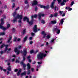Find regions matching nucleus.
<instances>
[{
    "mask_svg": "<svg viewBox=\"0 0 78 78\" xmlns=\"http://www.w3.org/2000/svg\"><path fill=\"white\" fill-rule=\"evenodd\" d=\"M13 16L15 17V19L13 20V22L14 23L15 22H16L17 21V19H19L20 20L19 21V22L20 23V24L19 25L20 27H21L22 26V22H21V19H22V16L20 15H19L18 14H17L16 12H14L12 14Z\"/></svg>",
    "mask_w": 78,
    "mask_h": 78,
    "instance_id": "f257e3e1",
    "label": "nucleus"
},
{
    "mask_svg": "<svg viewBox=\"0 0 78 78\" xmlns=\"http://www.w3.org/2000/svg\"><path fill=\"white\" fill-rule=\"evenodd\" d=\"M37 16V14H35L34 16H31V20L30 21H29V18H28L27 17H24L23 18V21H25L26 20H27V22L29 24V25H32L33 23V18H36Z\"/></svg>",
    "mask_w": 78,
    "mask_h": 78,
    "instance_id": "f03ea898",
    "label": "nucleus"
},
{
    "mask_svg": "<svg viewBox=\"0 0 78 78\" xmlns=\"http://www.w3.org/2000/svg\"><path fill=\"white\" fill-rule=\"evenodd\" d=\"M1 23L0 24V29H2L3 30H6L7 29L9 28V27H10V24H8L6 28L4 27L3 26V24L4 23V21L3 20V19H2L1 20Z\"/></svg>",
    "mask_w": 78,
    "mask_h": 78,
    "instance_id": "7ed1b4c3",
    "label": "nucleus"
},
{
    "mask_svg": "<svg viewBox=\"0 0 78 78\" xmlns=\"http://www.w3.org/2000/svg\"><path fill=\"white\" fill-rule=\"evenodd\" d=\"M47 55L46 54H44V53H42L40 52L37 55V59H42L43 58V57H45Z\"/></svg>",
    "mask_w": 78,
    "mask_h": 78,
    "instance_id": "20e7f679",
    "label": "nucleus"
},
{
    "mask_svg": "<svg viewBox=\"0 0 78 78\" xmlns=\"http://www.w3.org/2000/svg\"><path fill=\"white\" fill-rule=\"evenodd\" d=\"M41 34H43L44 35V38H45V39H50V35H48L46 36L47 34L44 32V31H43L41 32Z\"/></svg>",
    "mask_w": 78,
    "mask_h": 78,
    "instance_id": "39448f33",
    "label": "nucleus"
},
{
    "mask_svg": "<svg viewBox=\"0 0 78 78\" xmlns=\"http://www.w3.org/2000/svg\"><path fill=\"white\" fill-rule=\"evenodd\" d=\"M20 52L21 53H23V60L24 61L25 59V56H26V55H27V49H24L23 52L22 51H21Z\"/></svg>",
    "mask_w": 78,
    "mask_h": 78,
    "instance_id": "423d86ee",
    "label": "nucleus"
},
{
    "mask_svg": "<svg viewBox=\"0 0 78 78\" xmlns=\"http://www.w3.org/2000/svg\"><path fill=\"white\" fill-rule=\"evenodd\" d=\"M53 31H55L57 34H59V27L57 26H55V28L53 29Z\"/></svg>",
    "mask_w": 78,
    "mask_h": 78,
    "instance_id": "0eeeda50",
    "label": "nucleus"
},
{
    "mask_svg": "<svg viewBox=\"0 0 78 78\" xmlns=\"http://www.w3.org/2000/svg\"><path fill=\"white\" fill-rule=\"evenodd\" d=\"M5 48V52H6L7 53H8L9 52V51H10L11 50V48H9V49H8V45H6Z\"/></svg>",
    "mask_w": 78,
    "mask_h": 78,
    "instance_id": "6e6552de",
    "label": "nucleus"
},
{
    "mask_svg": "<svg viewBox=\"0 0 78 78\" xmlns=\"http://www.w3.org/2000/svg\"><path fill=\"white\" fill-rule=\"evenodd\" d=\"M27 70H28V72L27 73L28 75H29L30 74V70H29L31 68V66H30V65L29 63H28L27 65Z\"/></svg>",
    "mask_w": 78,
    "mask_h": 78,
    "instance_id": "1a4fd4ad",
    "label": "nucleus"
},
{
    "mask_svg": "<svg viewBox=\"0 0 78 78\" xmlns=\"http://www.w3.org/2000/svg\"><path fill=\"white\" fill-rule=\"evenodd\" d=\"M11 39H12V36H10L9 37V38L7 41L8 43H9V44H11L12 43V41H11Z\"/></svg>",
    "mask_w": 78,
    "mask_h": 78,
    "instance_id": "9d476101",
    "label": "nucleus"
},
{
    "mask_svg": "<svg viewBox=\"0 0 78 78\" xmlns=\"http://www.w3.org/2000/svg\"><path fill=\"white\" fill-rule=\"evenodd\" d=\"M33 30L34 33H36L37 32V26L35 25L33 28Z\"/></svg>",
    "mask_w": 78,
    "mask_h": 78,
    "instance_id": "9b49d317",
    "label": "nucleus"
},
{
    "mask_svg": "<svg viewBox=\"0 0 78 78\" xmlns=\"http://www.w3.org/2000/svg\"><path fill=\"white\" fill-rule=\"evenodd\" d=\"M14 51L15 53H16V52H17V55H19L20 53V51L18 50V49H17V48H15Z\"/></svg>",
    "mask_w": 78,
    "mask_h": 78,
    "instance_id": "f8f14e48",
    "label": "nucleus"
},
{
    "mask_svg": "<svg viewBox=\"0 0 78 78\" xmlns=\"http://www.w3.org/2000/svg\"><path fill=\"white\" fill-rule=\"evenodd\" d=\"M38 16L39 17L38 19L39 20H40L41 19V16H42V17H44V14L42 13H39L38 14Z\"/></svg>",
    "mask_w": 78,
    "mask_h": 78,
    "instance_id": "ddd939ff",
    "label": "nucleus"
},
{
    "mask_svg": "<svg viewBox=\"0 0 78 78\" xmlns=\"http://www.w3.org/2000/svg\"><path fill=\"white\" fill-rule=\"evenodd\" d=\"M20 64L23 65V67L24 68V69L25 70V67H26V65L25 63H23V61H21L20 62Z\"/></svg>",
    "mask_w": 78,
    "mask_h": 78,
    "instance_id": "4468645a",
    "label": "nucleus"
},
{
    "mask_svg": "<svg viewBox=\"0 0 78 78\" xmlns=\"http://www.w3.org/2000/svg\"><path fill=\"white\" fill-rule=\"evenodd\" d=\"M41 8H44V9H48L49 8V6L48 5H47L46 6H45L44 5H41Z\"/></svg>",
    "mask_w": 78,
    "mask_h": 78,
    "instance_id": "2eb2a0df",
    "label": "nucleus"
},
{
    "mask_svg": "<svg viewBox=\"0 0 78 78\" xmlns=\"http://www.w3.org/2000/svg\"><path fill=\"white\" fill-rule=\"evenodd\" d=\"M39 51L38 50H37L36 51H34V50H31L30 51V53L31 54L32 53H37Z\"/></svg>",
    "mask_w": 78,
    "mask_h": 78,
    "instance_id": "dca6fc26",
    "label": "nucleus"
},
{
    "mask_svg": "<svg viewBox=\"0 0 78 78\" xmlns=\"http://www.w3.org/2000/svg\"><path fill=\"white\" fill-rule=\"evenodd\" d=\"M37 4V2L36 0L33 1V3L32 4V6H34V5H36Z\"/></svg>",
    "mask_w": 78,
    "mask_h": 78,
    "instance_id": "f3484780",
    "label": "nucleus"
},
{
    "mask_svg": "<svg viewBox=\"0 0 78 78\" xmlns=\"http://www.w3.org/2000/svg\"><path fill=\"white\" fill-rule=\"evenodd\" d=\"M55 1H56V0H54V1L51 3V7L52 8H54V5L55 4Z\"/></svg>",
    "mask_w": 78,
    "mask_h": 78,
    "instance_id": "a211bd4d",
    "label": "nucleus"
},
{
    "mask_svg": "<svg viewBox=\"0 0 78 78\" xmlns=\"http://www.w3.org/2000/svg\"><path fill=\"white\" fill-rule=\"evenodd\" d=\"M50 24H55L56 23V21H51L50 23Z\"/></svg>",
    "mask_w": 78,
    "mask_h": 78,
    "instance_id": "6ab92c4d",
    "label": "nucleus"
},
{
    "mask_svg": "<svg viewBox=\"0 0 78 78\" xmlns=\"http://www.w3.org/2000/svg\"><path fill=\"white\" fill-rule=\"evenodd\" d=\"M26 72L24 71V72L22 73L21 74V76H23V75H26Z\"/></svg>",
    "mask_w": 78,
    "mask_h": 78,
    "instance_id": "aec40b11",
    "label": "nucleus"
},
{
    "mask_svg": "<svg viewBox=\"0 0 78 78\" xmlns=\"http://www.w3.org/2000/svg\"><path fill=\"white\" fill-rule=\"evenodd\" d=\"M27 38H28V37H26L23 40V42H25L27 40Z\"/></svg>",
    "mask_w": 78,
    "mask_h": 78,
    "instance_id": "412c9836",
    "label": "nucleus"
},
{
    "mask_svg": "<svg viewBox=\"0 0 78 78\" xmlns=\"http://www.w3.org/2000/svg\"><path fill=\"white\" fill-rule=\"evenodd\" d=\"M63 23H64V20H63V19H61V21L60 22V23L62 25L63 24Z\"/></svg>",
    "mask_w": 78,
    "mask_h": 78,
    "instance_id": "4be33fe9",
    "label": "nucleus"
},
{
    "mask_svg": "<svg viewBox=\"0 0 78 78\" xmlns=\"http://www.w3.org/2000/svg\"><path fill=\"white\" fill-rule=\"evenodd\" d=\"M26 32V29H24V30H23V34H25Z\"/></svg>",
    "mask_w": 78,
    "mask_h": 78,
    "instance_id": "5701e85b",
    "label": "nucleus"
},
{
    "mask_svg": "<svg viewBox=\"0 0 78 78\" xmlns=\"http://www.w3.org/2000/svg\"><path fill=\"white\" fill-rule=\"evenodd\" d=\"M7 69L9 70V71H11V66H9L8 68H7Z\"/></svg>",
    "mask_w": 78,
    "mask_h": 78,
    "instance_id": "b1692460",
    "label": "nucleus"
},
{
    "mask_svg": "<svg viewBox=\"0 0 78 78\" xmlns=\"http://www.w3.org/2000/svg\"><path fill=\"white\" fill-rule=\"evenodd\" d=\"M0 69H1V70H3V71H4V72H6V70L5 69H3V67L0 66Z\"/></svg>",
    "mask_w": 78,
    "mask_h": 78,
    "instance_id": "393cba45",
    "label": "nucleus"
},
{
    "mask_svg": "<svg viewBox=\"0 0 78 78\" xmlns=\"http://www.w3.org/2000/svg\"><path fill=\"white\" fill-rule=\"evenodd\" d=\"M60 5L61 6H64V5H65V3L62 2L60 3Z\"/></svg>",
    "mask_w": 78,
    "mask_h": 78,
    "instance_id": "a878e982",
    "label": "nucleus"
},
{
    "mask_svg": "<svg viewBox=\"0 0 78 78\" xmlns=\"http://www.w3.org/2000/svg\"><path fill=\"white\" fill-rule=\"evenodd\" d=\"M59 13H60V15L61 16L62 15V14H63V13H64V12H63V11H59Z\"/></svg>",
    "mask_w": 78,
    "mask_h": 78,
    "instance_id": "bb28decb",
    "label": "nucleus"
},
{
    "mask_svg": "<svg viewBox=\"0 0 78 78\" xmlns=\"http://www.w3.org/2000/svg\"><path fill=\"white\" fill-rule=\"evenodd\" d=\"M54 17H57L58 16V13H56L54 15Z\"/></svg>",
    "mask_w": 78,
    "mask_h": 78,
    "instance_id": "cd10ccee",
    "label": "nucleus"
},
{
    "mask_svg": "<svg viewBox=\"0 0 78 78\" xmlns=\"http://www.w3.org/2000/svg\"><path fill=\"white\" fill-rule=\"evenodd\" d=\"M17 40V37H15L14 38L13 41L14 42H16Z\"/></svg>",
    "mask_w": 78,
    "mask_h": 78,
    "instance_id": "c85d7f7f",
    "label": "nucleus"
},
{
    "mask_svg": "<svg viewBox=\"0 0 78 78\" xmlns=\"http://www.w3.org/2000/svg\"><path fill=\"white\" fill-rule=\"evenodd\" d=\"M73 4H74V2L72 1L71 3V4H70L71 6H72L73 5Z\"/></svg>",
    "mask_w": 78,
    "mask_h": 78,
    "instance_id": "c756f323",
    "label": "nucleus"
},
{
    "mask_svg": "<svg viewBox=\"0 0 78 78\" xmlns=\"http://www.w3.org/2000/svg\"><path fill=\"white\" fill-rule=\"evenodd\" d=\"M5 45L4 44H3V45L1 46L0 47L1 48H3V47H5Z\"/></svg>",
    "mask_w": 78,
    "mask_h": 78,
    "instance_id": "7c9ffc66",
    "label": "nucleus"
},
{
    "mask_svg": "<svg viewBox=\"0 0 78 78\" xmlns=\"http://www.w3.org/2000/svg\"><path fill=\"white\" fill-rule=\"evenodd\" d=\"M41 23H43V24H44V23H45V21H44V20H42Z\"/></svg>",
    "mask_w": 78,
    "mask_h": 78,
    "instance_id": "2f4dec72",
    "label": "nucleus"
},
{
    "mask_svg": "<svg viewBox=\"0 0 78 78\" xmlns=\"http://www.w3.org/2000/svg\"><path fill=\"white\" fill-rule=\"evenodd\" d=\"M1 35H5V33L4 32H2V33H1L0 34V36Z\"/></svg>",
    "mask_w": 78,
    "mask_h": 78,
    "instance_id": "473e14b6",
    "label": "nucleus"
},
{
    "mask_svg": "<svg viewBox=\"0 0 78 78\" xmlns=\"http://www.w3.org/2000/svg\"><path fill=\"white\" fill-rule=\"evenodd\" d=\"M16 63H19V60H18L17 59H16Z\"/></svg>",
    "mask_w": 78,
    "mask_h": 78,
    "instance_id": "72a5a7b5",
    "label": "nucleus"
},
{
    "mask_svg": "<svg viewBox=\"0 0 78 78\" xmlns=\"http://www.w3.org/2000/svg\"><path fill=\"white\" fill-rule=\"evenodd\" d=\"M22 48V46H19L18 47V49H20V48Z\"/></svg>",
    "mask_w": 78,
    "mask_h": 78,
    "instance_id": "f704fd0d",
    "label": "nucleus"
},
{
    "mask_svg": "<svg viewBox=\"0 0 78 78\" xmlns=\"http://www.w3.org/2000/svg\"><path fill=\"white\" fill-rule=\"evenodd\" d=\"M15 6V4L14 3H13V5H12V8H14V7Z\"/></svg>",
    "mask_w": 78,
    "mask_h": 78,
    "instance_id": "c9c22d12",
    "label": "nucleus"
},
{
    "mask_svg": "<svg viewBox=\"0 0 78 78\" xmlns=\"http://www.w3.org/2000/svg\"><path fill=\"white\" fill-rule=\"evenodd\" d=\"M54 16V15H53L52 14H51L50 16V17H53Z\"/></svg>",
    "mask_w": 78,
    "mask_h": 78,
    "instance_id": "e433bc0d",
    "label": "nucleus"
},
{
    "mask_svg": "<svg viewBox=\"0 0 78 78\" xmlns=\"http://www.w3.org/2000/svg\"><path fill=\"white\" fill-rule=\"evenodd\" d=\"M34 34L33 33H31V35L32 36H34Z\"/></svg>",
    "mask_w": 78,
    "mask_h": 78,
    "instance_id": "4c0bfd02",
    "label": "nucleus"
},
{
    "mask_svg": "<svg viewBox=\"0 0 78 78\" xmlns=\"http://www.w3.org/2000/svg\"><path fill=\"white\" fill-rule=\"evenodd\" d=\"M62 2L64 3H66V2H67V1L66 0H63Z\"/></svg>",
    "mask_w": 78,
    "mask_h": 78,
    "instance_id": "58836bf2",
    "label": "nucleus"
},
{
    "mask_svg": "<svg viewBox=\"0 0 78 78\" xmlns=\"http://www.w3.org/2000/svg\"><path fill=\"white\" fill-rule=\"evenodd\" d=\"M17 71H18V69H16L14 70L15 72H17Z\"/></svg>",
    "mask_w": 78,
    "mask_h": 78,
    "instance_id": "ea45409f",
    "label": "nucleus"
},
{
    "mask_svg": "<svg viewBox=\"0 0 78 78\" xmlns=\"http://www.w3.org/2000/svg\"><path fill=\"white\" fill-rule=\"evenodd\" d=\"M65 15H66V13H64L62 15V17H64V16H65Z\"/></svg>",
    "mask_w": 78,
    "mask_h": 78,
    "instance_id": "a19ab883",
    "label": "nucleus"
},
{
    "mask_svg": "<svg viewBox=\"0 0 78 78\" xmlns=\"http://www.w3.org/2000/svg\"><path fill=\"white\" fill-rule=\"evenodd\" d=\"M30 55H29L27 58V59H30Z\"/></svg>",
    "mask_w": 78,
    "mask_h": 78,
    "instance_id": "79ce46f5",
    "label": "nucleus"
},
{
    "mask_svg": "<svg viewBox=\"0 0 78 78\" xmlns=\"http://www.w3.org/2000/svg\"><path fill=\"white\" fill-rule=\"evenodd\" d=\"M54 41H55V39H53L52 40H51V42H53Z\"/></svg>",
    "mask_w": 78,
    "mask_h": 78,
    "instance_id": "37998d69",
    "label": "nucleus"
},
{
    "mask_svg": "<svg viewBox=\"0 0 78 78\" xmlns=\"http://www.w3.org/2000/svg\"><path fill=\"white\" fill-rule=\"evenodd\" d=\"M33 39V37H29V39L30 41H31V39Z\"/></svg>",
    "mask_w": 78,
    "mask_h": 78,
    "instance_id": "c03bdc74",
    "label": "nucleus"
},
{
    "mask_svg": "<svg viewBox=\"0 0 78 78\" xmlns=\"http://www.w3.org/2000/svg\"><path fill=\"white\" fill-rule=\"evenodd\" d=\"M37 63L38 64H42V62H37Z\"/></svg>",
    "mask_w": 78,
    "mask_h": 78,
    "instance_id": "a18cd8bd",
    "label": "nucleus"
},
{
    "mask_svg": "<svg viewBox=\"0 0 78 78\" xmlns=\"http://www.w3.org/2000/svg\"><path fill=\"white\" fill-rule=\"evenodd\" d=\"M31 70L32 72H33L34 71V68H31Z\"/></svg>",
    "mask_w": 78,
    "mask_h": 78,
    "instance_id": "49530a36",
    "label": "nucleus"
},
{
    "mask_svg": "<svg viewBox=\"0 0 78 78\" xmlns=\"http://www.w3.org/2000/svg\"><path fill=\"white\" fill-rule=\"evenodd\" d=\"M15 60V59H14V58L12 59V62H14V61Z\"/></svg>",
    "mask_w": 78,
    "mask_h": 78,
    "instance_id": "de8ad7c7",
    "label": "nucleus"
},
{
    "mask_svg": "<svg viewBox=\"0 0 78 78\" xmlns=\"http://www.w3.org/2000/svg\"><path fill=\"white\" fill-rule=\"evenodd\" d=\"M25 4H27V3H28V1L27 0H26L25 1Z\"/></svg>",
    "mask_w": 78,
    "mask_h": 78,
    "instance_id": "09e8293b",
    "label": "nucleus"
},
{
    "mask_svg": "<svg viewBox=\"0 0 78 78\" xmlns=\"http://www.w3.org/2000/svg\"><path fill=\"white\" fill-rule=\"evenodd\" d=\"M37 7H36L35 8V11H37Z\"/></svg>",
    "mask_w": 78,
    "mask_h": 78,
    "instance_id": "8fccbe9b",
    "label": "nucleus"
},
{
    "mask_svg": "<svg viewBox=\"0 0 78 78\" xmlns=\"http://www.w3.org/2000/svg\"><path fill=\"white\" fill-rule=\"evenodd\" d=\"M30 44H33V41H31L30 42Z\"/></svg>",
    "mask_w": 78,
    "mask_h": 78,
    "instance_id": "3c124183",
    "label": "nucleus"
},
{
    "mask_svg": "<svg viewBox=\"0 0 78 78\" xmlns=\"http://www.w3.org/2000/svg\"><path fill=\"white\" fill-rule=\"evenodd\" d=\"M40 67V65H39L38 66H37V68H39V67Z\"/></svg>",
    "mask_w": 78,
    "mask_h": 78,
    "instance_id": "603ef678",
    "label": "nucleus"
},
{
    "mask_svg": "<svg viewBox=\"0 0 78 78\" xmlns=\"http://www.w3.org/2000/svg\"><path fill=\"white\" fill-rule=\"evenodd\" d=\"M71 10H72V8H70V9H69V11H71Z\"/></svg>",
    "mask_w": 78,
    "mask_h": 78,
    "instance_id": "864d4df0",
    "label": "nucleus"
},
{
    "mask_svg": "<svg viewBox=\"0 0 78 78\" xmlns=\"http://www.w3.org/2000/svg\"><path fill=\"white\" fill-rule=\"evenodd\" d=\"M20 75V73L18 72V73H17V76H19Z\"/></svg>",
    "mask_w": 78,
    "mask_h": 78,
    "instance_id": "5fc2aeb1",
    "label": "nucleus"
},
{
    "mask_svg": "<svg viewBox=\"0 0 78 78\" xmlns=\"http://www.w3.org/2000/svg\"><path fill=\"white\" fill-rule=\"evenodd\" d=\"M19 9V7H18V8H17L16 9V11H17V10H18Z\"/></svg>",
    "mask_w": 78,
    "mask_h": 78,
    "instance_id": "6e6d98bb",
    "label": "nucleus"
},
{
    "mask_svg": "<svg viewBox=\"0 0 78 78\" xmlns=\"http://www.w3.org/2000/svg\"><path fill=\"white\" fill-rule=\"evenodd\" d=\"M20 41V38H18L17 40V41Z\"/></svg>",
    "mask_w": 78,
    "mask_h": 78,
    "instance_id": "4d7b16f0",
    "label": "nucleus"
},
{
    "mask_svg": "<svg viewBox=\"0 0 78 78\" xmlns=\"http://www.w3.org/2000/svg\"><path fill=\"white\" fill-rule=\"evenodd\" d=\"M22 71V70L21 69H20L18 71V72H19V73L21 72V71Z\"/></svg>",
    "mask_w": 78,
    "mask_h": 78,
    "instance_id": "13d9d810",
    "label": "nucleus"
},
{
    "mask_svg": "<svg viewBox=\"0 0 78 78\" xmlns=\"http://www.w3.org/2000/svg\"><path fill=\"white\" fill-rule=\"evenodd\" d=\"M44 44H41V47H43V46H44Z\"/></svg>",
    "mask_w": 78,
    "mask_h": 78,
    "instance_id": "bf43d9fd",
    "label": "nucleus"
},
{
    "mask_svg": "<svg viewBox=\"0 0 78 78\" xmlns=\"http://www.w3.org/2000/svg\"><path fill=\"white\" fill-rule=\"evenodd\" d=\"M1 54V55H2V54L3 53V52L2 51H1L0 52Z\"/></svg>",
    "mask_w": 78,
    "mask_h": 78,
    "instance_id": "052dcab7",
    "label": "nucleus"
},
{
    "mask_svg": "<svg viewBox=\"0 0 78 78\" xmlns=\"http://www.w3.org/2000/svg\"><path fill=\"white\" fill-rule=\"evenodd\" d=\"M28 61L29 62H31V60L29 59Z\"/></svg>",
    "mask_w": 78,
    "mask_h": 78,
    "instance_id": "680f3d73",
    "label": "nucleus"
},
{
    "mask_svg": "<svg viewBox=\"0 0 78 78\" xmlns=\"http://www.w3.org/2000/svg\"><path fill=\"white\" fill-rule=\"evenodd\" d=\"M61 2H62L61 0H59V3H60Z\"/></svg>",
    "mask_w": 78,
    "mask_h": 78,
    "instance_id": "e2e57ef3",
    "label": "nucleus"
},
{
    "mask_svg": "<svg viewBox=\"0 0 78 78\" xmlns=\"http://www.w3.org/2000/svg\"><path fill=\"white\" fill-rule=\"evenodd\" d=\"M7 75H8L9 73V71H7Z\"/></svg>",
    "mask_w": 78,
    "mask_h": 78,
    "instance_id": "0e129e2a",
    "label": "nucleus"
},
{
    "mask_svg": "<svg viewBox=\"0 0 78 78\" xmlns=\"http://www.w3.org/2000/svg\"><path fill=\"white\" fill-rule=\"evenodd\" d=\"M48 42H47L46 43V45H48Z\"/></svg>",
    "mask_w": 78,
    "mask_h": 78,
    "instance_id": "69168bd1",
    "label": "nucleus"
},
{
    "mask_svg": "<svg viewBox=\"0 0 78 78\" xmlns=\"http://www.w3.org/2000/svg\"><path fill=\"white\" fill-rule=\"evenodd\" d=\"M12 57H13V58H16V55H13L12 56Z\"/></svg>",
    "mask_w": 78,
    "mask_h": 78,
    "instance_id": "338daca9",
    "label": "nucleus"
},
{
    "mask_svg": "<svg viewBox=\"0 0 78 78\" xmlns=\"http://www.w3.org/2000/svg\"><path fill=\"white\" fill-rule=\"evenodd\" d=\"M6 5H5L4 7V8H6Z\"/></svg>",
    "mask_w": 78,
    "mask_h": 78,
    "instance_id": "774afa93",
    "label": "nucleus"
}]
</instances>
